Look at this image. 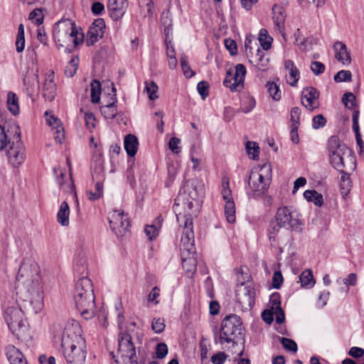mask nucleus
<instances>
[{
    "mask_svg": "<svg viewBox=\"0 0 364 364\" xmlns=\"http://www.w3.org/2000/svg\"><path fill=\"white\" fill-rule=\"evenodd\" d=\"M7 107L8 109L14 114H19L18 98L13 92H9L7 94Z\"/></svg>",
    "mask_w": 364,
    "mask_h": 364,
    "instance_id": "nucleus-34",
    "label": "nucleus"
},
{
    "mask_svg": "<svg viewBox=\"0 0 364 364\" xmlns=\"http://www.w3.org/2000/svg\"><path fill=\"white\" fill-rule=\"evenodd\" d=\"M177 221L181 226H183V233L181 240V255H195L196 248L194 245V232L193 218L190 215H177Z\"/></svg>",
    "mask_w": 364,
    "mask_h": 364,
    "instance_id": "nucleus-9",
    "label": "nucleus"
},
{
    "mask_svg": "<svg viewBox=\"0 0 364 364\" xmlns=\"http://www.w3.org/2000/svg\"><path fill=\"white\" fill-rule=\"evenodd\" d=\"M335 50V57L338 61L343 65H348L350 63V56L347 51L346 46L341 41H337L333 45Z\"/></svg>",
    "mask_w": 364,
    "mask_h": 364,
    "instance_id": "nucleus-25",
    "label": "nucleus"
},
{
    "mask_svg": "<svg viewBox=\"0 0 364 364\" xmlns=\"http://www.w3.org/2000/svg\"><path fill=\"white\" fill-rule=\"evenodd\" d=\"M343 103L348 109H352L355 106V97L352 92H346L342 97Z\"/></svg>",
    "mask_w": 364,
    "mask_h": 364,
    "instance_id": "nucleus-50",
    "label": "nucleus"
},
{
    "mask_svg": "<svg viewBox=\"0 0 364 364\" xmlns=\"http://www.w3.org/2000/svg\"><path fill=\"white\" fill-rule=\"evenodd\" d=\"M183 268L186 271L187 276L192 277L196 271V260L195 255H185L181 257Z\"/></svg>",
    "mask_w": 364,
    "mask_h": 364,
    "instance_id": "nucleus-29",
    "label": "nucleus"
},
{
    "mask_svg": "<svg viewBox=\"0 0 364 364\" xmlns=\"http://www.w3.org/2000/svg\"><path fill=\"white\" fill-rule=\"evenodd\" d=\"M326 124V119L322 114H318L312 119V127L314 129L322 128Z\"/></svg>",
    "mask_w": 364,
    "mask_h": 364,
    "instance_id": "nucleus-55",
    "label": "nucleus"
},
{
    "mask_svg": "<svg viewBox=\"0 0 364 364\" xmlns=\"http://www.w3.org/2000/svg\"><path fill=\"white\" fill-rule=\"evenodd\" d=\"M301 109L298 107H294L291 109L290 120L291 122V126L299 127L300 124Z\"/></svg>",
    "mask_w": 364,
    "mask_h": 364,
    "instance_id": "nucleus-49",
    "label": "nucleus"
},
{
    "mask_svg": "<svg viewBox=\"0 0 364 364\" xmlns=\"http://www.w3.org/2000/svg\"><path fill=\"white\" fill-rule=\"evenodd\" d=\"M271 311L276 316V321L282 323L284 321V311L281 307L280 296L279 293H274L270 296Z\"/></svg>",
    "mask_w": 364,
    "mask_h": 364,
    "instance_id": "nucleus-22",
    "label": "nucleus"
},
{
    "mask_svg": "<svg viewBox=\"0 0 364 364\" xmlns=\"http://www.w3.org/2000/svg\"><path fill=\"white\" fill-rule=\"evenodd\" d=\"M352 78V74L350 70H342L339 72H338L333 77V80L336 82H350L351 81Z\"/></svg>",
    "mask_w": 364,
    "mask_h": 364,
    "instance_id": "nucleus-46",
    "label": "nucleus"
},
{
    "mask_svg": "<svg viewBox=\"0 0 364 364\" xmlns=\"http://www.w3.org/2000/svg\"><path fill=\"white\" fill-rule=\"evenodd\" d=\"M299 280L301 282V286L306 289L312 288L316 283L315 279H314L312 271L311 269L304 270L299 276Z\"/></svg>",
    "mask_w": 364,
    "mask_h": 364,
    "instance_id": "nucleus-33",
    "label": "nucleus"
},
{
    "mask_svg": "<svg viewBox=\"0 0 364 364\" xmlns=\"http://www.w3.org/2000/svg\"><path fill=\"white\" fill-rule=\"evenodd\" d=\"M227 355L223 352H220L211 357V361L213 364H223L226 360Z\"/></svg>",
    "mask_w": 364,
    "mask_h": 364,
    "instance_id": "nucleus-63",
    "label": "nucleus"
},
{
    "mask_svg": "<svg viewBox=\"0 0 364 364\" xmlns=\"http://www.w3.org/2000/svg\"><path fill=\"white\" fill-rule=\"evenodd\" d=\"M17 289L25 294L36 311L43 307V291L37 264L30 259H23L16 276Z\"/></svg>",
    "mask_w": 364,
    "mask_h": 364,
    "instance_id": "nucleus-1",
    "label": "nucleus"
},
{
    "mask_svg": "<svg viewBox=\"0 0 364 364\" xmlns=\"http://www.w3.org/2000/svg\"><path fill=\"white\" fill-rule=\"evenodd\" d=\"M242 323L240 316L236 314L226 316L222 321L218 336L215 335V343L221 345H237L244 341Z\"/></svg>",
    "mask_w": 364,
    "mask_h": 364,
    "instance_id": "nucleus-5",
    "label": "nucleus"
},
{
    "mask_svg": "<svg viewBox=\"0 0 364 364\" xmlns=\"http://www.w3.org/2000/svg\"><path fill=\"white\" fill-rule=\"evenodd\" d=\"M7 156L9 163L14 167H18L23 163L26 159L25 147L21 140L20 134H15L12 142L9 144Z\"/></svg>",
    "mask_w": 364,
    "mask_h": 364,
    "instance_id": "nucleus-13",
    "label": "nucleus"
},
{
    "mask_svg": "<svg viewBox=\"0 0 364 364\" xmlns=\"http://www.w3.org/2000/svg\"><path fill=\"white\" fill-rule=\"evenodd\" d=\"M272 180V167L269 164H264L261 168H253L247 182V194L259 196L269 188Z\"/></svg>",
    "mask_w": 364,
    "mask_h": 364,
    "instance_id": "nucleus-6",
    "label": "nucleus"
},
{
    "mask_svg": "<svg viewBox=\"0 0 364 364\" xmlns=\"http://www.w3.org/2000/svg\"><path fill=\"white\" fill-rule=\"evenodd\" d=\"M145 90L147 92L149 98L151 100H155L159 97L158 95H156L158 92V86L154 82H145Z\"/></svg>",
    "mask_w": 364,
    "mask_h": 364,
    "instance_id": "nucleus-41",
    "label": "nucleus"
},
{
    "mask_svg": "<svg viewBox=\"0 0 364 364\" xmlns=\"http://www.w3.org/2000/svg\"><path fill=\"white\" fill-rule=\"evenodd\" d=\"M257 53L254 55L252 54V60H250L251 63H253L256 68L261 71H265L268 69L269 58L265 53L264 50L257 48Z\"/></svg>",
    "mask_w": 364,
    "mask_h": 364,
    "instance_id": "nucleus-21",
    "label": "nucleus"
},
{
    "mask_svg": "<svg viewBox=\"0 0 364 364\" xmlns=\"http://www.w3.org/2000/svg\"><path fill=\"white\" fill-rule=\"evenodd\" d=\"M127 0H108L107 7L110 11L111 17L114 20H118L124 14V9Z\"/></svg>",
    "mask_w": 364,
    "mask_h": 364,
    "instance_id": "nucleus-24",
    "label": "nucleus"
},
{
    "mask_svg": "<svg viewBox=\"0 0 364 364\" xmlns=\"http://www.w3.org/2000/svg\"><path fill=\"white\" fill-rule=\"evenodd\" d=\"M272 19L274 25V29L282 36H284V25L286 16L282 7L274 5L272 8Z\"/></svg>",
    "mask_w": 364,
    "mask_h": 364,
    "instance_id": "nucleus-20",
    "label": "nucleus"
},
{
    "mask_svg": "<svg viewBox=\"0 0 364 364\" xmlns=\"http://www.w3.org/2000/svg\"><path fill=\"white\" fill-rule=\"evenodd\" d=\"M258 40L263 50H267L271 48L273 38L268 34L265 28H262L259 31Z\"/></svg>",
    "mask_w": 364,
    "mask_h": 364,
    "instance_id": "nucleus-37",
    "label": "nucleus"
},
{
    "mask_svg": "<svg viewBox=\"0 0 364 364\" xmlns=\"http://www.w3.org/2000/svg\"><path fill=\"white\" fill-rule=\"evenodd\" d=\"M16 47L18 53H21L25 47L24 26L23 24H20L18 28Z\"/></svg>",
    "mask_w": 364,
    "mask_h": 364,
    "instance_id": "nucleus-40",
    "label": "nucleus"
},
{
    "mask_svg": "<svg viewBox=\"0 0 364 364\" xmlns=\"http://www.w3.org/2000/svg\"><path fill=\"white\" fill-rule=\"evenodd\" d=\"M43 10L41 9H36L29 14V19L37 26H40L43 22Z\"/></svg>",
    "mask_w": 364,
    "mask_h": 364,
    "instance_id": "nucleus-45",
    "label": "nucleus"
},
{
    "mask_svg": "<svg viewBox=\"0 0 364 364\" xmlns=\"http://www.w3.org/2000/svg\"><path fill=\"white\" fill-rule=\"evenodd\" d=\"M162 218L161 217H158L155 220V224L147 225L145 228L144 232L146 236L149 237V240H154L159 235V229L161 228Z\"/></svg>",
    "mask_w": 364,
    "mask_h": 364,
    "instance_id": "nucleus-32",
    "label": "nucleus"
},
{
    "mask_svg": "<svg viewBox=\"0 0 364 364\" xmlns=\"http://www.w3.org/2000/svg\"><path fill=\"white\" fill-rule=\"evenodd\" d=\"M181 66L182 70L183 72L184 75L187 78H191L194 75V72L191 70L190 65H188V60L187 56L182 55L181 57Z\"/></svg>",
    "mask_w": 364,
    "mask_h": 364,
    "instance_id": "nucleus-44",
    "label": "nucleus"
},
{
    "mask_svg": "<svg viewBox=\"0 0 364 364\" xmlns=\"http://www.w3.org/2000/svg\"><path fill=\"white\" fill-rule=\"evenodd\" d=\"M168 353V346L164 343H159L156 348V358L159 359L164 358Z\"/></svg>",
    "mask_w": 364,
    "mask_h": 364,
    "instance_id": "nucleus-57",
    "label": "nucleus"
},
{
    "mask_svg": "<svg viewBox=\"0 0 364 364\" xmlns=\"http://www.w3.org/2000/svg\"><path fill=\"white\" fill-rule=\"evenodd\" d=\"M112 231L118 237L124 236L130 227L129 218L122 210H113L108 215Z\"/></svg>",
    "mask_w": 364,
    "mask_h": 364,
    "instance_id": "nucleus-12",
    "label": "nucleus"
},
{
    "mask_svg": "<svg viewBox=\"0 0 364 364\" xmlns=\"http://www.w3.org/2000/svg\"><path fill=\"white\" fill-rule=\"evenodd\" d=\"M234 74V80L237 82L240 86L242 85V83L245 80V76L246 74V68L242 64H237L235 66V73Z\"/></svg>",
    "mask_w": 364,
    "mask_h": 364,
    "instance_id": "nucleus-42",
    "label": "nucleus"
},
{
    "mask_svg": "<svg viewBox=\"0 0 364 364\" xmlns=\"http://www.w3.org/2000/svg\"><path fill=\"white\" fill-rule=\"evenodd\" d=\"M325 65L319 61H313L311 65V70L314 75H318L325 71Z\"/></svg>",
    "mask_w": 364,
    "mask_h": 364,
    "instance_id": "nucleus-61",
    "label": "nucleus"
},
{
    "mask_svg": "<svg viewBox=\"0 0 364 364\" xmlns=\"http://www.w3.org/2000/svg\"><path fill=\"white\" fill-rule=\"evenodd\" d=\"M73 299L77 309L85 319H90L94 316L96 306L93 284L87 277H82L76 282Z\"/></svg>",
    "mask_w": 364,
    "mask_h": 364,
    "instance_id": "nucleus-3",
    "label": "nucleus"
},
{
    "mask_svg": "<svg viewBox=\"0 0 364 364\" xmlns=\"http://www.w3.org/2000/svg\"><path fill=\"white\" fill-rule=\"evenodd\" d=\"M255 291L252 284L244 286L241 295L238 296V302L245 309H251L255 305Z\"/></svg>",
    "mask_w": 364,
    "mask_h": 364,
    "instance_id": "nucleus-19",
    "label": "nucleus"
},
{
    "mask_svg": "<svg viewBox=\"0 0 364 364\" xmlns=\"http://www.w3.org/2000/svg\"><path fill=\"white\" fill-rule=\"evenodd\" d=\"M80 113H83V114H84V119H85V121L87 128L91 129V128L95 127V115L93 114V113L88 112H84L83 109H82V108L80 109Z\"/></svg>",
    "mask_w": 364,
    "mask_h": 364,
    "instance_id": "nucleus-54",
    "label": "nucleus"
},
{
    "mask_svg": "<svg viewBox=\"0 0 364 364\" xmlns=\"http://www.w3.org/2000/svg\"><path fill=\"white\" fill-rule=\"evenodd\" d=\"M161 23L165 26H172V18L169 11H164L161 16Z\"/></svg>",
    "mask_w": 364,
    "mask_h": 364,
    "instance_id": "nucleus-64",
    "label": "nucleus"
},
{
    "mask_svg": "<svg viewBox=\"0 0 364 364\" xmlns=\"http://www.w3.org/2000/svg\"><path fill=\"white\" fill-rule=\"evenodd\" d=\"M359 111L354 110L353 112V130L355 135V139L358 145L360 146V150L364 147V142L363 141L360 133V128L358 124Z\"/></svg>",
    "mask_w": 364,
    "mask_h": 364,
    "instance_id": "nucleus-36",
    "label": "nucleus"
},
{
    "mask_svg": "<svg viewBox=\"0 0 364 364\" xmlns=\"http://www.w3.org/2000/svg\"><path fill=\"white\" fill-rule=\"evenodd\" d=\"M339 172L341 173V188L342 189L346 188L347 190H348L350 188V187L351 186L350 175L348 173H347L346 172H345L344 169H343L342 171H339Z\"/></svg>",
    "mask_w": 364,
    "mask_h": 364,
    "instance_id": "nucleus-58",
    "label": "nucleus"
},
{
    "mask_svg": "<svg viewBox=\"0 0 364 364\" xmlns=\"http://www.w3.org/2000/svg\"><path fill=\"white\" fill-rule=\"evenodd\" d=\"M319 92L313 87L304 88L301 92V104L309 110H314L318 105Z\"/></svg>",
    "mask_w": 364,
    "mask_h": 364,
    "instance_id": "nucleus-17",
    "label": "nucleus"
},
{
    "mask_svg": "<svg viewBox=\"0 0 364 364\" xmlns=\"http://www.w3.org/2000/svg\"><path fill=\"white\" fill-rule=\"evenodd\" d=\"M246 149L249 155L252 156V159H255L259 155V147L257 143L247 141L246 144Z\"/></svg>",
    "mask_w": 364,
    "mask_h": 364,
    "instance_id": "nucleus-52",
    "label": "nucleus"
},
{
    "mask_svg": "<svg viewBox=\"0 0 364 364\" xmlns=\"http://www.w3.org/2000/svg\"><path fill=\"white\" fill-rule=\"evenodd\" d=\"M151 328L153 331L156 333H161L165 328V324L164 323V319L158 318H154L151 323Z\"/></svg>",
    "mask_w": 364,
    "mask_h": 364,
    "instance_id": "nucleus-56",
    "label": "nucleus"
},
{
    "mask_svg": "<svg viewBox=\"0 0 364 364\" xmlns=\"http://www.w3.org/2000/svg\"><path fill=\"white\" fill-rule=\"evenodd\" d=\"M267 87L269 95L274 100H279L281 98V92L279 87L274 82H268Z\"/></svg>",
    "mask_w": 364,
    "mask_h": 364,
    "instance_id": "nucleus-48",
    "label": "nucleus"
},
{
    "mask_svg": "<svg viewBox=\"0 0 364 364\" xmlns=\"http://www.w3.org/2000/svg\"><path fill=\"white\" fill-rule=\"evenodd\" d=\"M5 352L10 364H28L23 353L14 346H7Z\"/></svg>",
    "mask_w": 364,
    "mask_h": 364,
    "instance_id": "nucleus-23",
    "label": "nucleus"
},
{
    "mask_svg": "<svg viewBox=\"0 0 364 364\" xmlns=\"http://www.w3.org/2000/svg\"><path fill=\"white\" fill-rule=\"evenodd\" d=\"M105 22L102 18H97L94 21L89 28L87 34L86 43L88 46L94 45L104 36Z\"/></svg>",
    "mask_w": 364,
    "mask_h": 364,
    "instance_id": "nucleus-16",
    "label": "nucleus"
},
{
    "mask_svg": "<svg viewBox=\"0 0 364 364\" xmlns=\"http://www.w3.org/2000/svg\"><path fill=\"white\" fill-rule=\"evenodd\" d=\"M160 296V289L158 287H154L151 292L148 295V301L149 302L154 303V304H158L159 303V300L158 298Z\"/></svg>",
    "mask_w": 364,
    "mask_h": 364,
    "instance_id": "nucleus-60",
    "label": "nucleus"
},
{
    "mask_svg": "<svg viewBox=\"0 0 364 364\" xmlns=\"http://www.w3.org/2000/svg\"><path fill=\"white\" fill-rule=\"evenodd\" d=\"M280 228H283V227L280 226L276 220L275 222L272 221L270 223L268 229L269 240L275 241V237L279 232Z\"/></svg>",
    "mask_w": 364,
    "mask_h": 364,
    "instance_id": "nucleus-51",
    "label": "nucleus"
},
{
    "mask_svg": "<svg viewBox=\"0 0 364 364\" xmlns=\"http://www.w3.org/2000/svg\"><path fill=\"white\" fill-rule=\"evenodd\" d=\"M53 40L59 49L61 47L69 46L73 43L75 46L84 41V33L80 28H77L71 19H61L53 28Z\"/></svg>",
    "mask_w": 364,
    "mask_h": 364,
    "instance_id": "nucleus-4",
    "label": "nucleus"
},
{
    "mask_svg": "<svg viewBox=\"0 0 364 364\" xmlns=\"http://www.w3.org/2000/svg\"><path fill=\"white\" fill-rule=\"evenodd\" d=\"M327 147L331 166L338 171H342L345 168L343 156L349 152L348 148L337 136H331L328 139Z\"/></svg>",
    "mask_w": 364,
    "mask_h": 364,
    "instance_id": "nucleus-10",
    "label": "nucleus"
},
{
    "mask_svg": "<svg viewBox=\"0 0 364 364\" xmlns=\"http://www.w3.org/2000/svg\"><path fill=\"white\" fill-rule=\"evenodd\" d=\"M124 146L127 155L131 157L134 156L137 152L139 146L137 137L131 134L127 135L124 140Z\"/></svg>",
    "mask_w": 364,
    "mask_h": 364,
    "instance_id": "nucleus-28",
    "label": "nucleus"
},
{
    "mask_svg": "<svg viewBox=\"0 0 364 364\" xmlns=\"http://www.w3.org/2000/svg\"><path fill=\"white\" fill-rule=\"evenodd\" d=\"M274 218L280 226L288 230L301 232L304 223L301 214L292 206H283L277 209Z\"/></svg>",
    "mask_w": 364,
    "mask_h": 364,
    "instance_id": "nucleus-8",
    "label": "nucleus"
},
{
    "mask_svg": "<svg viewBox=\"0 0 364 364\" xmlns=\"http://www.w3.org/2000/svg\"><path fill=\"white\" fill-rule=\"evenodd\" d=\"M70 208L66 201L61 203L59 210L57 213V221L62 226L69 225Z\"/></svg>",
    "mask_w": 364,
    "mask_h": 364,
    "instance_id": "nucleus-30",
    "label": "nucleus"
},
{
    "mask_svg": "<svg viewBox=\"0 0 364 364\" xmlns=\"http://www.w3.org/2000/svg\"><path fill=\"white\" fill-rule=\"evenodd\" d=\"M116 91L117 90L112 84V92L114 94L113 97L111 98L112 102L100 107V112L106 119H114L117 114V109L115 105V103L117 102L116 99Z\"/></svg>",
    "mask_w": 364,
    "mask_h": 364,
    "instance_id": "nucleus-26",
    "label": "nucleus"
},
{
    "mask_svg": "<svg viewBox=\"0 0 364 364\" xmlns=\"http://www.w3.org/2000/svg\"><path fill=\"white\" fill-rule=\"evenodd\" d=\"M284 68L287 70L289 71V75L287 79V82L291 86H296L300 77L299 70L295 66L294 62L291 60H287L284 62Z\"/></svg>",
    "mask_w": 364,
    "mask_h": 364,
    "instance_id": "nucleus-27",
    "label": "nucleus"
},
{
    "mask_svg": "<svg viewBox=\"0 0 364 364\" xmlns=\"http://www.w3.org/2000/svg\"><path fill=\"white\" fill-rule=\"evenodd\" d=\"M4 319L9 328L14 333L25 326L23 312L18 306H12L6 308L4 311Z\"/></svg>",
    "mask_w": 364,
    "mask_h": 364,
    "instance_id": "nucleus-14",
    "label": "nucleus"
},
{
    "mask_svg": "<svg viewBox=\"0 0 364 364\" xmlns=\"http://www.w3.org/2000/svg\"><path fill=\"white\" fill-rule=\"evenodd\" d=\"M78 322L68 323L62 336L61 346L68 364H84L86 358V343L82 336Z\"/></svg>",
    "mask_w": 364,
    "mask_h": 364,
    "instance_id": "nucleus-2",
    "label": "nucleus"
},
{
    "mask_svg": "<svg viewBox=\"0 0 364 364\" xmlns=\"http://www.w3.org/2000/svg\"><path fill=\"white\" fill-rule=\"evenodd\" d=\"M92 177L93 181H104L105 171L103 161L101 159H97L92 166Z\"/></svg>",
    "mask_w": 364,
    "mask_h": 364,
    "instance_id": "nucleus-31",
    "label": "nucleus"
},
{
    "mask_svg": "<svg viewBox=\"0 0 364 364\" xmlns=\"http://www.w3.org/2000/svg\"><path fill=\"white\" fill-rule=\"evenodd\" d=\"M55 73L53 70H49L45 77L43 85L42 95L50 102L53 101L56 96V84L54 82Z\"/></svg>",
    "mask_w": 364,
    "mask_h": 364,
    "instance_id": "nucleus-18",
    "label": "nucleus"
},
{
    "mask_svg": "<svg viewBox=\"0 0 364 364\" xmlns=\"http://www.w3.org/2000/svg\"><path fill=\"white\" fill-rule=\"evenodd\" d=\"M283 283V276L279 271L274 273L272 278V286L275 289H279Z\"/></svg>",
    "mask_w": 364,
    "mask_h": 364,
    "instance_id": "nucleus-62",
    "label": "nucleus"
},
{
    "mask_svg": "<svg viewBox=\"0 0 364 364\" xmlns=\"http://www.w3.org/2000/svg\"><path fill=\"white\" fill-rule=\"evenodd\" d=\"M117 353L122 361L127 364H137L136 348L130 334L121 331L118 335Z\"/></svg>",
    "mask_w": 364,
    "mask_h": 364,
    "instance_id": "nucleus-11",
    "label": "nucleus"
},
{
    "mask_svg": "<svg viewBox=\"0 0 364 364\" xmlns=\"http://www.w3.org/2000/svg\"><path fill=\"white\" fill-rule=\"evenodd\" d=\"M91 100L93 103H98L100 100L101 84L99 80H94L90 85Z\"/></svg>",
    "mask_w": 364,
    "mask_h": 364,
    "instance_id": "nucleus-38",
    "label": "nucleus"
},
{
    "mask_svg": "<svg viewBox=\"0 0 364 364\" xmlns=\"http://www.w3.org/2000/svg\"><path fill=\"white\" fill-rule=\"evenodd\" d=\"M53 172L55 175V180L59 188L64 192L68 193H73L77 205H79L77 193L75 190V185L72 179V174L70 173L69 177L65 179V171L61 169L60 167H54Z\"/></svg>",
    "mask_w": 364,
    "mask_h": 364,
    "instance_id": "nucleus-15",
    "label": "nucleus"
},
{
    "mask_svg": "<svg viewBox=\"0 0 364 364\" xmlns=\"http://www.w3.org/2000/svg\"><path fill=\"white\" fill-rule=\"evenodd\" d=\"M223 85L226 87H229L232 92L237 90V87L240 86L237 82L234 80L232 70H227L225 78L223 80Z\"/></svg>",
    "mask_w": 364,
    "mask_h": 364,
    "instance_id": "nucleus-39",
    "label": "nucleus"
},
{
    "mask_svg": "<svg viewBox=\"0 0 364 364\" xmlns=\"http://www.w3.org/2000/svg\"><path fill=\"white\" fill-rule=\"evenodd\" d=\"M304 197L307 201L312 202L318 207H321L323 203V196L315 190L305 191Z\"/></svg>",
    "mask_w": 364,
    "mask_h": 364,
    "instance_id": "nucleus-35",
    "label": "nucleus"
},
{
    "mask_svg": "<svg viewBox=\"0 0 364 364\" xmlns=\"http://www.w3.org/2000/svg\"><path fill=\"white\" fill-rule=\"evenodd\" d=\"M221 194L224 200L232 199V191L230 188V183L228 178H223L222 180Z\"/></svg>",
    "mask_w": 364,
    "mask_h": 364,
    "instance_id": "nucleus-43",
    "label": "nucleus"
},
{
    "mask_svg": "<svg viewBox=\"0 0 364 364\" xmlns=\"http://www.w3.org/2000/svg\"><path fill=\"white\" fill-rule=\"evenodd\" d=\"M209 85L205 81H200L197 85V90L203 100H205L208 96Z\"/></svg>",
    "mask_w": 364,
    "mask_h": 364,
    "instance_id": "nucleus-53",
    "label": "nucleus"
},
{
    "mask_svg": "<svg viewBox=\"0 0 364 364\" xmlns=\"http://www.w3.org/2000/svg\"><path fill=\"white\" fill-rule=\"evenodd\" d=\"M201 193V190L197 188L196 181L194 180H188L180 190L178 196L175 199L173 205L175 212H177L178 210L177 208L181 205L186 211V213L183 215L181 213L178 214L176 213V216L190 215L192 218L189 211L193 209L195 205H198V199Z\"/></svg>",
    "mask_w": 364,
    "mask_h": 364,
    "instance_id": "nucleus-7",
    "label": "nucleus"
},
{
    "mask_svg": "<svg viewBox=\"0 0 364 364\" xmlns=\"http://www.w3.org/2000/svg\"><path fill=\"white\" fill-rule=\"evenodd\" d=\"M281 343L282 344L283 347L289 351H292L293 353H296L298 348L297 344L294 341L290 338L282 337L279 338Z\"/></svg>",
    "mask_w": 364,
    "mask_h": 364,
    "instance_id": "nucleus-47",
    "label": "nucleus"
},
{
    "mask_svg": "<svg viewBox=\"0 0 364 364\" xmlns=\"http://www.w3.org/2000/svg\"><path fill=\"white\" fill-rule=\"evenodd\" d=\"M11 144V141L8 139L4 128L0 125V150L4 149L8 144Z\"/></svg>",
    "mask_w": 364,
    "mask_h": 364,
    "instance_id": "nucleus-59",
    "label": "nucleus"
}]
</instances>
